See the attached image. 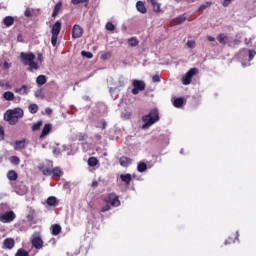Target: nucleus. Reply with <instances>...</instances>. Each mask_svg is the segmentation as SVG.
I'll list each match as a JSON object with an SVG mask.
<instances>
[{
    "instance_id": "obj_60",
    "label": "nucleus",
    "mask_w": 256,
    "mask_h": 256,
    "mask_svg": "<svg viewBox=\"0 0 256 256\" xmlns=\"http://www.w3.org/2000/svg\"><path fill=\"white\" fill-rule=\"evenodd\" d=\"M53 154H54V155H59V150L54 149V150H53Z\"/></svg>"
},
{
    "instance_id": "obj_22",
    "label": "nucleus",
    "mask_w": 256,
    "mask_h": 256,
    "mask_svg": "<svg viewBox=\"0 0 256 256\" xmlns=\"http://www.w3.org/2000/svg\"><path fill=\"white\" fill-rule=\"evenodd\" d=\"M3 98L5 101H13V99H15V94L11 91H7L3 93Z\"/></svg>"
},
{
    "instance_id": "obj_29",
    "label": "nucleus",
    "mask_w": 256,
    "mask_h": 256,
    "mask_svg": "<svg viewBox=\"0 0 256 256\" xmlns=\"http://www.w3.org/2000/svg\"><path fill=\"white\" fill-rule=\"evenodd\" d=\"M88 165L89 167H97V165H99V160L96 157H90L88 159Z\"/></svg>"
},
{
    "instance_id": "obj_40",
    "label": "nucleus",
    "mask_w": 256,
    "mask_h": 256,
    "mask_svg": "<svg viewBox=\"0 0 256 256\" xmlns=\"http://www.w3.org/2000/svg\"><path fill=\"white\" fill-rule=\"evenodd\" d=\"M105 27L107 31H115V25L111 22H107Z\"/></svg>"
},
{
    "instance_id": "obj_4",
    "label": "nucleus",
    "mask_w": 256,
    "mask_h": 256,
    "mask_svg": "<svg viewBox=\"0 0 256 256\" xmlns=\"http://www.w3.org/2000/svg\"><path fill=\"white\" fill-rule=\"evenodd\" d=\"M142 121L144 122L142 129H149V127L155 125V123L159 121V110L152 109L147 115L142 117Z\"/></svg>"
},
{
    "instance_id": "obj_39",
    "label": "nucleus",
    "mask_w": 256,
    "mask_h": 256,
    "mask_svg": "<svg viewBox=\"0 0 256 256\" xmlns=\"http://www.w3.org/2000/svg\"><path fill=\"white\" fill-rule=\"evenodd\" d=\"M81 55H82V57H86L87 59H93V53H91V52L82 51Z\"/></svg>"
},
{
    "instance_id": "obj_10",
    "label": "nucleus",
    "mask_w": 256,
    "mask_h": 256,
    "mask_svg": "<svg viewBox=\"0 0 256 256\" xmlns=\"http://www.w3.org/2000/svg\"><path fill=\"white\" fill-rule=\"evenodd\" d=\"M83 37V28L79 24H75L72 29V38L81 39Z\"/></svg>"
},
{
    "instance_id": "obj_26",
    "label": "nucleus",
    "mask_w": 256,
    "mask_h": 256,
    "mask_svg": "<svg viewBox=\"0 0 256 256\" xmlns=\"http://www.w3.org/2000/svg\"><path fill=\"white\" fill-rule=\"evenodd\" d=\"M52 175H53V177H62L63 176V170H61L60 167H54L52 169Z\"/></svg>"
},
{
    "instance_id": "obj_44",
    "label": "nucleus",
    "mask_w": 256,
    "mask_h": 256,
    "mask_svg": "<svg viewBox=\"0 0 256 256\" xmlns=\"http://www.w3.org/2000/svg\"><path fill=\"white\" fill-rule=\"evenodd\" d=\"M152 81H153V83H160L161 82V77H159V74H155L152 77Z\"/></svg>"
},
{
    "instance_id": "obj_42",
    "label": "nucleus",
    "mask_w": 256,
    "mask_h": 256,
    "mask_svg": "<svg viewBox=\"0 0 256 256\" xmlns=\"http://www.w3.org/2000/svg\"><path fill=\"white\" fill-rule=\"evenodd\" d=\"M187 21V18L185 16H180L177 18L176 23L177 25H181V23H185Z\"/></svg>"
},
{
    "instance_id": "obj_8",
    "label": "nucleus",
    "mask_w": 256,
    "mask_h": 256,
    "mask_svg": "<svg viewBox=\"0 0 256 256\" xmlns=\"http://www.w3.org/2000/svg\"><path fill=\"white\" fill-rule=\"evenodd\" d=\"M199 70L197 68H191L186 74L182 76V83L183 85H191V80L193 79L194 75H197Z\"/></svg>"
},
{
    "instance_id": "obj_35",
    "label": "nucleus",
    "mask_w": 256,
    "mask_h": 256,
    "mask_svg": "<svg viewBox=\"0 0 256 256\" xmlns=\"http://www.w3.org/2000/svg\"><path fill=\"white\" fill-rule=\"evenodd\" d=\"M10 163H12V165H19V163H21V159L17 156H11Z\"/></svg>"
},
{
    "instance_id": "obj_21",
    "label": "nucleus",
    "mask_w": 256,
    "mask_h": 256,
    "mask_svg": "<svg viewBox=\"0 0 256 256\" xmlns=\"http://www.w3.org/2000/svg\"><path fill=\"white\" fill-rule=\"evenodd\" d=\"M15 93L18 95H27L29 92L27 91V85H22L21 88L14 89Z\"/></svg>"
},
{
    "instance_id": "obj_48",
    "label": "nucleus",
    "mask_w": 256,
    "mask_h": 256,
    "mask_svg": "<svg viewBox=\"0 0 256 256\" xmlns=\"http://www.w3.org/2000/svg\"><path fill=\"white\" fill-rule=\"evenodd\" d=\"M43 175H46V176L53 175V170L46 168L43 170Z\"/></svg>"
},
{
    "instance_id": "obj_27",
    "label": "nucleus",
    "mask_w": 256,
    "mask_h": 256,
    "mask_svg": "<svg viewBox=\"0 0 256 256\" xmlns=\"http://www.w3.org/2000/svg\"><path fill=\"white\" fill-rule=\"evenodd\" d=\"M7 178L9 181H17V172H15V170L8 171Z\"/></svg>"
},
{
    "instance_id": "obj_24",
    "label": "nucleus",
    "mask_w": 256,
    "mask_h": 256,
    "mask_svg": "<svg viewBox=\"0 0 256 256\" xmlns=\"http://www.w3.org/2000/svg\"><path fill=\"white\" fill-rule=\"evenodd\" d=\"M37 85H45L47 83V77L45 75H39L36 78Z\"/></svg>"
},
{
    "instance_id": "obj_37",
    "label": "nucleus",
    "mask_w": 256,
    "mask_h": 256,
    "mask_svg": "<svg viewBox=\"0 0 256 256\" xmlns=\"http://www.w3.org/2000/svg\"><path fill=\"white\" fill-rule=\"evenodd\" d=\"M41 125H43V122L38 121L35 124L32 125V131H39L41 129Z\"/></svg>"
},
{
    "instance_id": "obj_9",
    "label": "nucleus",
    "mask_w": 256,
    "mask_h": 256,
    "mask_svg": "<svg viewBox=\"0 0 256 256\" xmlns=\"http://www.w3.org/2000/svg\"><path fill=\"white\" fill-rule=\"evenodd\" d=\"M16 217L17 215H15V212L10 210L0 214V221L1 223H12V221H15Z\"/></svg>"
},
{
    "instance_id": "obj_18",
    "label": "nucleus",
    "mask_w": 256,
    "mask_h": 256,
    "mask_svg": "<svg viewBox=\"0 0 256 256\" xmlns=\"http://www.w3.org/2000/svg\"><path fill=\"white\" fill-rule=\"evenodd\" d=\"M149 1L153 7V11H155V13H161V4H159L157 0H149Z\"/></svg>"
},
{
    "instance_id": "obj_62",
    "label": "nucleus",
    "mask_w": 256,
    "mask_h": 256,
    "mask_svg": "<svg viewBox=\"0 0 256 256\" xmlns=\"http://www.w3.org/2000/svg\"><path fill=\"white\" fill-rule=\"evenodd\" d=\"M0 163H3V156L0 155Z\"/></svg>"
},
{
    "instance_id": "obj_36",
    "label": "nucleus",
    "mask_w": 256,
    "mask_h": 256,
    "mask_svg": "<svg viewBox=\"0 0 256 256\" xmlns=\"http://www.w3.org/2000/svg\"><path fill=\"white\" fill-rule=\"evenodd\" d=\"M128 44L130 47H137V45H139V41L136 38H130L128 40Z\"/></svg>"
},
{
    "instance_id": "obj_20",
    "label": "nucleus",
    "mask_w": 256,
    "mask_h": 256,
    "mask_svg": "<svg viewBox=\"0 0 256 256\" xmlns=\"http://www.w3.org/2000/svg\"><path fill=\"white\" fill-rule=\"evenodd\" d=\"M3 23L6 27H11V25H13V23H15V18H13L12 16H6L3 19Z\"/></svg>"
},
{
    "instance_id": "obj_3",
    "label": "nucleus",
    "mask_w": 256,
    "mask_h": 256,
    "mask_svg": "<svg viewBox=\"0 0 256 256\" xmlns=\"http://www.w3.org/2000/svg\"><path fill=\"white\" fill-rule=\"evenodd\" d=\"M104 203H106V205L101 207V213H107V211L111 210V207H119L121 200H119V196L115 194H108V196L104 198Z\"/></svg>"
},
{
    "instance_id": "obj_47",
    "label": "nucleus",
    "mask_w": 256,
    "mask_h": 256,
    "mask_svg": "<svg viewBox=\"0 0 256 256\" xmlns=\"http://www.w3.org/2000/svg\"><path fill=\"white\" fill-rule=\"evenodd\" d=\"M3 139H5V130L0 126V141H3Z\"/></svg>"
},
{
    "instance_id": "obj_34",
    "label": "nucleus",
    "mask_w": 256,
    "mask_h": 256,
    "mask_svg": "<svg viewBox=\"0 0 256 256\" xmlns=\"http://www.w3.org/2000/svg\"><path fill=\"white\" fill-rule=\"evenodd\" d=\"M15 256H29V251L19 248L15 254Z\"/></svg>"
},
{
    "instance_id": "obj_25",
    "label": "nucleus",
    "mask_w": 256,
    "mask_h": 256,
    "mask_svg": "<svg viewBox=\"0 0 256 256\" xmlns=\"http://www.w3.org/2000/svg\"><path fill=\"white\" fill-rule=\"evenodd\" d=\"M138 173H145L147 171V164L145 162H139L137 165Z\"/></svg>"
},
{
    "instance_id": "obj_51",
    "label": "nucleus",
    "mask_w": 256,
    "mask_h": 256,
    "mask_svg": "<svg viewBox=\"0 0 256 256\" xmlns=\"http://www.w3.org/2000/svg\"><path fill=\"white\" fill-rule=\"evenodd\" d=\"M3 69H11V63H9V62H4V64H3Z\"/></svg>"
},
{
    "instance_id": "obj_28",
    "label": "nucleus",
    "mask_w": 256,
    "mask_h": 256,
    "mask_svg": "<svg viewBox=\"0 0 256 256\" xmlns=\"http://www.w3.org/2000/svg\"><path fill=\"white\" fill-rule=\"evenodd\" d=\"M47 205H49L50 207H55V205H57V198L55 196H50L48 197V199L46 200Z\"/></svg>"
},
{
    "instance_id": "obj_14",
    "label": "nucleus",
    "mask_w": 256,
    "mask_h": 256,
    "mask_svg": "<svg viewBox=\"0 0 256 256\" xmlns=\"http://www.w3.org/2000/svg\"><path fill=\"white\" fill-rule=\"evenodd\" d=\"M53 129V126L51 124H45L42 133L40 134V139H43V137H46V135H49Z\"/></svg>"
},
{
    "instance_id": "obj_31",
    "label": "nucleus",
    "mask_w": 256,
    "mask_h": 256,
    "mask_svg": "<svg viewBox=\"0 0 256 256\" xmlns=\"http://www.w3.org/2000/svg\"><path fill=\"white\" fill-rule=\"evenodd\" d=\"M183 103H184L183 98H176V99L173 101V105H174V107H176L177 109L183 107Z\"/></svg>"
},
{
    "instance_id": "obj_32",
    "label": "nucleus",
    "mask_w": 256,
    "mask_h": 256,
    "mask_svg": "<svg viewBox=\"0 0 256 256\" xmlns=\"http://www.w3.org/2000/svg\"><path fill=\"white\" fill-rule=\"evenodd\" d=\"M213 5L212 2H205L204 4L200 5L199 8L197 9L198 12L205 11V9H209Z\"/></svg>"
},
{
    "instance_id": "obj_58",
    "label": "nucleus",
    "mask_w": 256,
    "mask_h": 256,
    "mask_svg": "<svg viewBox=\"0 0 256 256\" xmlns=\"http://www.w3.org/2000/svg\"><path fill=\"white\" fill-rule=\"evenodd\" d=\"M102 129H107V123L105 121H102Z\"/></svg>"
},
{
    "instance_id": "obj_45",
    "label": "nucleus",
    "mask_w": 256,
    "mask_h": 256,
    "mask_svg": "<svg viewBox=\"0 0 256 256\" xmlns=\"http://www.w3.org/2000/svg\"><path fill=\"white\" fill-rule=\"evenodd\" d=\"M186 46L189 48V49H193L195 47V41L193 40H188V42L186 43Z\"/></svg>"
},
{
    "instance_id": "obj_15",
    "label": "nucleus",
    "mask_w": 256,
    "mask_h": 256,
    "mask_svg": "<svg viewBox=\"0 0 256 256\" xmlns=\"http://www.w3.org/2000/svg\"><path fill=\"white\" fill-rule=\"evenodd\" d=\"M237 241H239V234L234 233L228 237L225 241V245H233L234 243H237Z\"/></svg>"
},
{
    "instance_id": "obj_50",
    "label": "nucleus",
    "mask_w": 256,
    "mask_h": 256,
    "mask_svg": "<svg viewBox=\"0 0 256 256\" xmlns=\"http://www.w3.org/2000/svg\"><path fill=\"white\" fill-rule=\"evenodd\" d=\"M232 1H235V0H224V2L222 3L223 7H229Z\"/></svg>"
},
{
    "instance_id": "obj_2",
    "label": "nucleus",
    "mask_w": 256,
    "mask_h": 256,
    "mask_svg": "<svg viewBox=\"0 0 256 256\" xmlns=\"http://www.w3.org/2000/svg\"><path fill=\"white\" fill-rule=\"evenodd\" d=\"M20 59L23 65H28V71H37L39 69V63L35 62V54L32 52H22Z\"/></svg>"
},
{
    "instance_id": "obj_64",
    "label": "nucleus",
    "mask_w": 256,
    "mask_h": 256,
    "mask_svg": "<svg viewBox=\"0 0 256 256\" xmlns=\"http://www.w3.org/2000/svg\"><path fill=\"white\" fill-rule=\"evenodd\" d=\"M105 156H107V153H104Z\"/></svg>"
},
{
    "instance_id": "obj_16",
    "label": "nucleus",
    "mask_w": 256,
    "mask_h": 256,
    "mask_svg": "<svg viewBox=\"0 0 256 256\" xmlns=\"http://www.w3.org/2000/svg\"><path fill=\"white\" fill-rule=\"evenodd\" d=\"M3 245L5 249H13L15 247V240L13 238H6L3 241Z\"/></svg>"
},
{
    "instance_id": "obj_54",
    "label": "nucleus",
    "mask_w": 256,
    "mask_h": 256,
    "mask_svg": "<svg viewBox=\"0 0 256 256\" xmlns=\"http://www.w3.org/2000/svg\"><path fill=\"white\" fill-rule=\"evenodd\" d=\"M38 61L39 63H43V55L42 54H38Z\"/></svg>"
},
{
    "instance_id": "obj_6",
    "label": "nucleus",
    "mask_w": 256,
    "mask_h": 256,
    "mask_svg": "<svg viewBox=\"0 0 256 256\" xmlns=\"http://www.w3.org/2000/svg\"><path fill=\"white\" fill-rule=\"evenodd\" d=\"M132 87H133V89L131 90L132 95H139L141 91H145V87H147V85L143 80L134 79L132 80Z\"/></svg>"
},
{
    "instance_id": "obj_17",
    "label": "nucleus",
    "mask_w": 256,
    "mask_h": 256,
    "mask_svg": "<svg viewBox=\"0 0 256 256\" xmlns=\"http://www.w3.org/2000/svg\"><path fill=\"white\" fill-rule=\"evenodd\" d=\"M132 176L131 174H121L120 175V180L122 181V183H125V185H131V181H132Z\"/></svg>"
},
{
    "instance_id": "obj_49",
    "label": "nucleus",
    "mask_w": 256,
    "mask_h": 256,
    "mask_svg": "<svg viewBox=\"0 0 256 256\" xmlns=\"http://www.w3.org/2000/svg\"><path fill=\"white\" fill-rule=\"evenodd\" d=\"M87 137H88L87 134H79L78 135V139L80 141H86Z\"/></svg>"
},
{
    "instance_id": "obj_19",
    "label": "nucleus",
    "mask_w": 256,
    "mask_h": 256,
    "mask_svg": "<svg viewBox=\"0 0 256 256\" xmlns=\"http://www.w3.org/2000/svg\"><path fill=\"white\" fill-rule=\"evenodd\" d=\"M136 9L139 11V13L145 14L147 13V8H145V4H143L142 1H138L136 3Z\"/></svg>"
},
{
    "instance_id": "obj_53",
    "label": "nucleus",
    "mask_w": 256,
    "mask_h": 256,
    "mask_svg": "<svg viewBox=\"0 0 256 256\" xmlns=\"http://www.w3.org/2000/svg\"><path fill=\"white\" fill-rule=\"evenodd\" d=\"M108 57H111V53H106L101 55V59H107Z\"/></svg>"
},
{
    "instance_id": "obj_11",
    "label": "nucleus",
    "mask_w": 256,
    "mask_h": 256,
    "mask_svg": "<svg viewBox=\"0 0 256 256\" xmlns=\"http://www.w3.org/2000/svg\"><path fill=\"white\" fill-rule=\"evenodd\" d=\"M14 150L19 151L21 149H25L27 147V140H16L13 144Z\"/></svg>"
},
{
    "instance_id": "obj_7",
    "label": "nucleus",
    "mask_w": 256,
    "mask_h": 256,
    "mask_svg": "<svg viewBox=\"0 0 256 256\" xmlns=\"http://www.w3.org/2000/svg\"><path fill=\"white\" fill-rule=\"evenodd\" d=\"M31 245L34 247V249H37L38 251L41 250L43 247V239L41 238V234L39 232H36L31 237Z\"/></svg>"
},
{
    "instance_id": "obj_33",
    "label": "nucleus",
    "mask_w": 256,
    "mask_h": 256,
    "mask_svg": "<svg viewBox=\"0 0 256 256\" xmlns=\"http://www.w3.org/2000/svg\"><path fill=\"white\" fill-rule=\"evenodd\" d=\"M28 109H29V112L32 113V115H35V113L39 111V106L37 104H30Z\"/></svg>"
},
{
    "instance_id": "obj_5",
    "label": "nucleus",
    "mask_w": 256,
    "mask_h": 256,
    "mask_svg": "<svg viewBox=\"0 0 256 256\" xmlns=\"http://www.w3.org/2000/svg\"><path fill=\"white\" fill-rule=\"evenodd\" d=\"M59 33H61V22L57 21L54 25L51 27V43L53 47L57 45V39L59 37Z\"/></svg>"
},
{
    "instance_id": "obj_56",
    "label": "nucleus",
    "mask_w": 256,
    "mask_h": 256,
    "mask_svg": "<svg viewBox=\"0 0 256 256\" xmlns=\"http://www.w3.org/2000/svg\"><path fill=\"white\" fill-rule=\"evenodd\" d=\"M99 186V182H97V180H94L92 182V187H98Z\"/></svg>"
},
{
    "instance_id": "obj_30",
    "label": "nucleus",
    "mask_w": 256,
    "mask_h": 256,
    "mask_svg": "<svg viewBox=\"0 0 256 256\" xmlns=\"http://www.w3.org/2000/svg\"><path fill=\"white\" fill-rule=\"evenodd\" d=\"M59 233H61V225L59 224H54L52 225V235H59Z\"/></svg>"
},
{
    "instance_id": "obj_63",
    "label": "nucleus",
    "mask_w": 256,
    "mask_h": 256,
    "mask_svg": "<svg viewBox=\"0 0 256 256\" xmlns=\"http://www.w3.org/2000/svg\"><path fill=\"white\" fill-rule=\"evenodd\" d=\"M30 218H31V216L28 215V219H30Z\"/></svg>"
},
{
    "instance_id": "obj_13",
    "label": "nucleus",
    "mask_w": 256,
    "mask_h": 256,
    "mask_svg": "<svg viewBox=\"0 0 256 256\" xmlns=\"http://www.w3.org/2000/svg\"><path fill=\"white\" fill-rule=\"evenodd\" d=\"M217 41H219V43L221 45H227L229 43H231V40L229 39V36L221 33L217 36Z\"/></svg>"
},
{
    "instance_id": "obj_1",
    "label": "nucleus",
    "mask_w": 256,
    "mask_h": 256,
    "mask_svg": "<svg viewBox=\"0 0 256 256\" xmlns=\"http://www.w3.org/2000/svg\"><path fill=\"white\" fill-rule=\"evenodd\" d=\"M23 117V109L14 108L7 110L4 113V121H7L10 125H17L19 119Z\"/></svg>"
},
{
    "instance_id": "obj_61",
    "label": "nucleus",
    "mask_w": 256,
    "mask_h": 256,
    "mask_svg": "<svg viewBox=\"0 0 256 256\" xmlns=\"http://www.w3.org/2000/svg\"><path fill=\"white\" fill-rule=\"evenodd\" d=\"M115 89H117V87H115V88H110V89H109L110 93L113 92V91H115Z\"/></svg>"
},
{
    "instance_id": "obj_12",
    "label": "nucleus",
    "mask_w": 256,
    "mask_h": 256,
    "mask_svg": "<svg viewBox=\"0 0 256 256\" xmlns=\"http://www.w3.org/2000/svg\"><path fill=\"white\" fill-rule=\"evenodd\" d=\"M119 163L121 167H129L133 163V159L127 157V156H122L119 159Z\"/></svg>"
},
{
    "instance_id": "obj_52",
    "label": "nucleus",
    "mask_w": 256,
    "mask_h": 256,
    "mask_svg": "<svg viewBox=\"0 0 256 256\" xmlns=\"http://www.w3.org/2000/svg\"><path fill=\"white\" fill-rule=\"evenodd\" d=\"M45 113H46L47 115H52L53 110H52L51 108L47 107V108L45 109Z\"/></svg>"
},
{
    "instance_id": "obj_46",
    "label": "nucleus",
    "mask_w": 256,
    "mask_h": 256,
    "mask_svg": "<svg viewBox=\"0 0 256 256\" xmlns=\"http://www.w3.org/2000/svg\"><path fill=\"white\" fill-rule=\"evenodd\" d=\"M248 53H249V61H253V58L256 55V51L255 50H249Z\"/></svg>"
},
{
    "instance_id": "obj_38",
    "label": "nucleus",
    "mask_w": 256,
    "mask_h": 256,
    "mask_svg": "<svg viewBox=\"0 0 256 256\" xmlns=\"http://www.w3.org/2000/svg\"><path fill=\"white\" fill-rule=\"evenodd\" d=\"M34 13H35V11L32 10L31 8H26L24 15H25V17H33Z\"/></svg>"
},
{
    "instance_id": "obj_59",
    "label": "nucleus",
    "mask_w": 256,
    "mask_h": 256,
    "mask_svg": "<svg viewBox=\"0 0 256 256\" xmlns=\"http://www.w3.org/2000/svg\"><path fill=\"white\" fill-rule=\"evenodd\" d=\"M250 43H252V40L251 39H245V45H249Z\"/></svg>"
},
{
    "instance_id": "obj_43",
    "label": "nucleus",
    "mask_w": 256,
    "mask_h": 256,
    "mask_svg": "<svg viewBox=\"0 0 256 256\" xmlns=\"http://www.w3.org/2000/svg\"><path fill=\"white\" fill-rule=\"evenodd\" d=\"M117 87H125V78L123 76L119 78Z\"/></svg>"
},
{
    "instance_id": "obj_55",
    "label": "nucleus",
    "mask_w": 256,
    "mask_h": 256,
    "mask_svg": "<svg viewBox=\"0 0 256 256\" xmlns=\"http://www.w3.org/2000/svg\"><path fill=\"white\" fill-rule=\"evenodd\" d=\"M207 39H208V41H210L211 43H214V41H215V37H213V36H208Z\"/></svg>"
},
{
    "instance_id": "obj_41",
    "label": "nucleus",
    "mask_w": 256,
    "mask_h": 256,
    "mask_svg": "<svg viewBox=\"0 0 256 256\" xmlns=\"http://www.w3.org/2000/svg\"><path fill=\"white\" fill-rule=\"evenodd\" d=\"M72 5H79L81 3H89V0H71Z\"/></svg>"
},
{
    "instance_id": "obj_57",
    "label": "nucleus",
    "mask_w": 256,
    "mask_h": 256,
    "mask_svg": "<svg viewBox=\"0 0 256 256\" xmlns=\"http://www.w3.org/2000/svg\"><path fill=\"white\" fill-rule=\"evenodd\" d=\"M233 43H234V45H240V44H241V40L235 39V40L233 41Z\"/></svg>"
},
{
    "instance_id": "obj_23",
    "label": "nucleus",
    "mask_w": 256,
    "mask_h": 256,
    "mask_svg": "<svg viewBox=\"0 0 256 256\" xmlns=\"http://www.w3.org/2000/svg\"><path fill=\"white\" fill-rule=\"evenodd\" d=\"M62 3L61 2H58L55 6H54V9H53V12H52V17H57V15H59V11H61V7H62Z\"/></svg>"
}]
</instances>
